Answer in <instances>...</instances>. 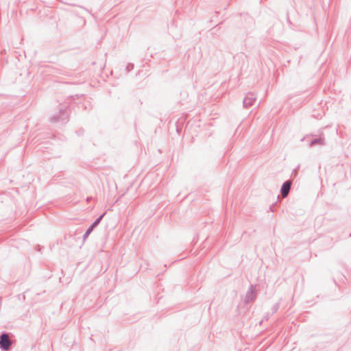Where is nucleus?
<instances>
[{
  "label": "nucleus",
  "mask_w": 351,
  "mask_h": 351,
  "mask_svg": "<svg viewBox=\"0 0 351 351\" xmlns=\"http://www.w3.org/2000/svg\"><path fill=\"white\" fill-rule=\"evenodd\" d=\"M256 97L252 93H248L245 97L243 98V104L245 108H248L252 106L254 101H256Z\"/></svg>",
  "instance_id": "nucleus-5"
},
{
  "label": "nucleus",
  "mask_w": 351,
  "mask_h": 351,
  "mask_svg": "<svg viewBox=\"0 0 351 351\" xmlns=\"http://www.w3.org/2000/svg\"><path fill=\"white\" fill-rule=\"evenodd\" d=\"M134 67V64H132V63H128V64L126 65L125 70L127 71V72H130V71H131L132 70H133Z\"/></svg>",
  "instance_id": "nucleus-8"
},
{
  "label": "nucleus",
  "mask_w": 351,
  "mask_h": 351,
  "mask_svg": "<svg viewBox=\"0 0 351 351\" xmlns=\"http://www.w3.org/2000/svg\"><path fill=\"white\" fill-rule=\"evenodd\" d=\"M88 238V229L86 230L83 234V241L84 242L86 239Z\"/></svg>",
  "instance_id": "nucleus-11"
},
{
  "label": "nucleus",
  "mask_w": 351,
  "mask_h": 351,
  "mask_svg": "<svg viewBox=\"0 0 351 351\" xmlns=\"http://www.w3.org/2000/svg\"><path fill=\"white\" fill-rule=\"evenodd\" d=\"M257 297V291L256 289V285H251L246 292L244 303L249 304L255 301Z\"/></svg>",
  "instance_id": "nucleus-4"
},
{
  "label": "nucleus",
  "mask_w": 351,
  "mask_h": 351,
  "mask_svg": "<svg viewBox=\"0 0 351 351\" xmlns=\"http://www.w3.org/2000/svg\"><path fill=\"white\" fill-rule=\"evenodd\" d=\"M279 307H280V304L279 303H276L273 306H272V313H276L278 310L279 309Z\"/></svg>",
  "instance_id": "nucleus-9"
},
{
  "label": "nucleus",
  "mask_w": 351,
  "mask_h": 351,
  "mask_svg": "<svg viewBox=\"0 0 351 351\" xmlns=\"http://www.w3.org/2000/svg\"><path fill=\"white\" fill-rule=\"evenodd\" d=\"M79 19L82 21L83 25H86V20L84 18H80Z\"/></svg>",
  "instance_id": "nucleus-12"
},
{
  "label": "nucleus",
  "mask_w": 351,
  "mask_h": 351,
  "mask_svg": "<svg viewBox=\"0 0 351 351\" xmlns=\"http://www.w3.org/2000/svg\"><path fill=\"white\" fill-rule=\"evenodd\" d=\"M291 183L289 180L285 181L281 187H280V193L282 195L283 197H286L291 189Z\"/></svg>",
  "instance_id": "nucleus-6"
},
{
  "label": "nucleus",
  "mask_w": 351,
  "mask_h": 351,
  "mask_svg": "<svg viewBox=\"0 0 351 351\" xmlns=\"http://www.w3.org/2000/svg\"><path fill=\"white\" fill-rule=\"evenodd\" d=\"M68 110L61 108L59 109L58 114L51 117L50 121L52 123L57 122L60 123L61 124H64L68 121Z\"/></svg>",
  "instance_id": "nucleus-2"
},
{
  "label": "nucleus",
  "mask_w": 351,
  "mask_h": 351,
  "mask_svg": "<svg viewBox=\"0 0 351 351\" xmlns=\"http://www.w3.org/2000/svg\"><path fill=\"white\" fill-rule=\"evenodd\" d=\"M85 200L86 202H88V197H86Z\"/></svg>",
  "instance_id": "nucleus-13"
},
{
  "label": "nucleus",
  "mask_w": 351,
  "mask_h": 351,
  "mask_svg": "<svg viewBox=\"0 0 351 351\" xmlns=\"http://www.w3.org/2000/svg\"><path fill=\"white\" fill-rule=\"evenodd\" d=\"M89 341H93L91 337H89Z\"/></svg>",
  "instance_id": "nucleus-14"
},
{
  "label": "nucleus",
  "mask_w": 351,
  "mask_h": 351,
  "mask_svg": "<svg viewBox=\"0 0 351 351\" xmlns=\"http://www.w3.org/2000/svg\"><path fill=\"white\" fill-rule=\"evenodd\" d=\"M309 138H311L308 143V146L309 147H313L315 146L322 147L326 145V138L323 132H320L318 134L313 133L306 134L301 139V141H304Z\"/></svg>",
  "instance_id": "nucleus-1"
},
{
  "label": "nucleus",
  "mask_w": 351,
  "mask_h": 351,
  "mask_svg": "<svg viewBox=\"0 0 351 351\" xmlns=\"http://www.w3.org/2000/svg\"><path fill=\"white\" fill-rule=\"evenodd\" d=\"M106 215V212L101 214L98 217L96 218V219L89 226V234L91 233V232L96 228L99 224L100 223L101 221L104 218V217Z\"/></svg>",
  "instance_id": "nucleus-7"
},
{
  "label": "nucleus",
  "mask_w": 351,
  "mask_h": 351,
  "mask_svg": "<svg viewBox=\"0 0 351 351\" xmlns=\"http://www.w3.org/2000/svg\"><path fill=\"white\" fill-rule=\"evenodd\" d=\"M10 347L9 333L3 331L0 335V350L1 351H10Z\"/></svg>",
  "instance_id": "nucleus-3"
},
{
  "label": "nucleus",
  "mask_w": 351,
  "mask_h": 351,
  "mask_svg": "<svg viewBox=\"0 0 351 351\" xmlns=\"http://www.w3.org/2000/svg\"><path fill=\"white\" fill-rule=\"evenodd\" d=\"M300 169V165H298L296 168H295L292 173H291V177H295L298 175V172Z\"/></svg>",
  "instance_id": "nucleus-10"
}]
</instances>
